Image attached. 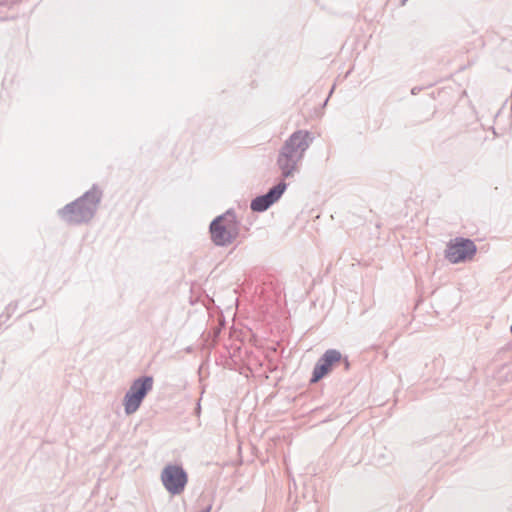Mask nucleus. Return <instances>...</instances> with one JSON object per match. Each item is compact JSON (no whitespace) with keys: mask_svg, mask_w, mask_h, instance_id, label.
Instances as JSON below:
<instances>
[{"mask_svg":"<svg viewBox=\"0 0 512 512\" xmlns=\"http://www.w3.org/2000/svg\"><path fill=\"white\" fill-rule=\"evenodd\" d=\"M310 142L311 138L309 133L300 130L292 134L283 147H289V150L295 154H299L300 158H302L303 153L309 147Z\"/></svg>","mask_w":512,"mask_h":512,"instance_id":"nucleus-9","label":"nucleus"},{"mask_svg":"<svg viewBox=\"0 0 512 512\" xmlns=\"http://www.w3.org/2000/svg\"><path fill=\"white\" fill-rule=\"evenodd\" d=\"M300 160L299 154L289 150V147H283L278 158V165L283 176L286 178L294 176Z\"/></svg>","mask_w":512,"mask_h":512,"instance_id":"nucleus-7","label":"nucleus"},{"mask_svg":"<svg viewBox=\"0 0 512 512\" xmlns=\"http://www.w3.org/2000/svg\"><path fill=\"white\" fill-rule=\"evenodd\" d=\"M212 241L217 246H228L237 238L239 233L235 215L227 212L214 219L210 225Z\"/></svg>","mask_w":512,"mask_h":512,"instance_id":"nucleus-2","label":"nucleus"},{"mask_svg":"<svg viewBox=\"0 0 512 512\" xmlns=\"http://www.w3.org/2000/svg\"><path fill=\"white\" fill-rule=\"evenodd\" d=\"M286 189L285 183H279L269 190L265 195L256 197L251 202V209L256 212H263L274 204L284 193Z\"/></svg>","mask_w":512,"mask_h":512,"instance_id":"nucleus-6","label":"nucleus"},{"mask_svg":"<svg viewBox=\"0 0 512 512\" xmlns=\"http://www.w3.org/2000/svg\"><path fill=\"white\" fill-rule=\"evenodd\" d=\"M152 387L153 379L149 376H142L132 381L122 399L124 412L127 416L133 415L139 410L144 398L152 390Z\"/></svg>","mask_w":512,"mask_h":512,"instance_id":"nucleus-3","label":"nucleus"},{"mask_svg":"<svg viewBox=\"0 0 512 512\" xmlns=\"http://www.w3.org/2000/svg\"><path fill=\"white\" fill-rule=\"evenodd\" d=\"M100 197L101 193L93 188L79 200L65 206L59 215L66 222H86L94 216Z\"/></svg>","mask_w":512,"mask_h":512,"instance_id":"nucleus-1","label":"nucleus"},{"mask_svg":"<svg viewBox=\"0 0 512 512\" xmlns=\"http://www.w3.org/2000/svg\"><path fill=\"white\" fill-rule=\"evenodd\" d=\"M340 358L341 354L337 350L326 351L314 368L312 382H317L324 377L331 370V366L338 362Z\"/></svg>","mask_w":512,"mask_h":512,"instance_id":"nucleus-8","label":"nucleus"},{"mask_svg":"<svg viewBox=\"0 0 512 512\" xmlns=\"http://www.w3.org/2000/svg\"><path fill=\"white\" fill-rule=\"evenodd\" d=\"M160 480L169 494L180 495L187 486L188 475L181 465L170 463L163 467Z\"/></svg>","mask_w":512,"mask_h":512,"instance_id":"nucleus-4","label":"nucleus"},{"mask_svg":"<svg viewBox=\"0 0 512 512\" xmlns=\"http://www.w3.org/2000/svg\"><path fill=\"white\" fill-rule=\"evenodd\" d=\"M407 0H401V3L402 4H405Z\"/></svg>","mask_w":512,"mask_h":512,"instance_id":"nucleus-10","label":"nucleus"},{"mask_svg":"<svg viewBox=\"0 0 512 512\" xmlns=\"http://www.w3.org/2000/svg\"><path fill=\"white\" fill-rule=\"evenodd\" d=\"M476 253L473 241L464 238H455L448 242L445 257L453 264L471 260Z\"/></svg>","mask_w":512,"mask_h":512,"instance_id":"nucleus-5","label":"nucleus"}]
</instances>
